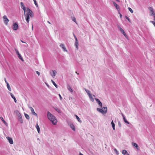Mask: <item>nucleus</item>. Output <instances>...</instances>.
Instances as JSON below:
<instances>
[{"label":"nucleus","instance_id":"1","mask_svg":"<svg viewBox=\"0 0 155 155\" xmlns=\"http://www.w3.org/2000/svg\"><path fill=\"white\" fill-rule=\"evenodd\" d=\"M47 117L48 118L51 122L53 124H56L57 120L56 117L49 112H48Z\"/></svg>","mask_w":155,"mask_h":155},{"label":"nucleus","instance_id":"2","mask_svg":"<svg viewBox=\"0 0 155 155\" xmlns=\"http://www.w3.org/2000/svg\"><path fill=\"white\" fill-rule=\"evenodd\" d=\"M28 15L32 18L34 16V14L32 11L28 8H27L25 10V13L24 15Z\"/></svg>","mask_w":155,"mask_h":155},{"label":"nucleus","instance_id":"3","mask_svg":"<svg viewBox=\"0 0 155 155\" xmlns=\"http://www.w3.org/2000/svg\"><path fill=\"white\" fill-rule=\"evenodd\" d=\"M97 110L102 114H105L107 112V108L106 107H103L101 109L98 108H97Z\"/></svg>","mask_w":155,"mask_h":155},{"label":"nucleus","instance_id":"4","mask_svg":"<svg viewBox=\"0 0 155 155\" xmlns=\"http://www.w3.org/2000/svg\"><path fill=\"white\" fill-rule=\"evenodd\" d=\"M149 9L150 11V15H153L154 16V20L155 21V14L154 13L153 9L152 7H150L149 8Z\"/></svg>","mask_w":155,"mask_h":155},{"label":"nucleus","instance_id":"5","mask_svg":"<svg viewBox=\"0 0 155 155\" xmlns=\"http://www.w3.org/2000/svg\"><path fill=\"white\" fill-rule=\"evenodd\" d=\"M16 114L18 118V120L21 123H22V120L21 114L18 111L17 112Z\"/></svg>","mask_w":155,"mask_h":155},{"label":"nucleus","instance_id":"6","mask_svg":"<svg viewBox=\"0 0 155 155\" xmlns=\"http://www.w3.org/2000/svg\"><path fill=\"white\" fill-rule=\"evenodd\" d=\"M18 26L17 23L16 22L13 24L12 26V28L14 30H16L18 29Z\"/></svg>","mask_w":155,"mask_h":155},{"label":"nucleus","instance_id":"7","mask_svg":"<svg viewBox=\"0 0 155 155\" xmlns=\"http://www.w3.org/2000/svg\"><path fill=\"white\" fill-rule=\"evenodd\" d=\"M3 18L4 21V22L5 23L6 25H7V24H8V23L9 21V20L8 18H7L6 16V15H4L3 17Z\"/></svg>","mask_w":155,"mask_h":155},{"label":"nucleus","instance_id":"8","mask_svg":"<svg viewBox=\"0 0 155 155\" xmlns=\"http://www.w3.org/2000/svg\"><path fill=\"white\" fill-rule=\"evenodd\" d=\"M118 28L120 30V31L123 34V35L126 38H127V36L126 35L125 32H124V31L123 29H122L120 26H118Z\"/></svg>","mask_w":155,"mask_h":155},{"label":"nucleus","instance_id":"9","mask_svg":"<svg viewBox=\"0 0 155 155\" xmlns=\"http://www.w3.org/2000/svg\"><path fill=\"white\" fill-rule=\"evenodd\" d=\"M113 3L114 6L115 7V8L118 11H120V8L119 6L116 3L114 2H113Z\"/></svg>","mask_w":155,"mask_h":155},{"label":"nucleus","instance_id":"10","mask_svg":"<svg viewBox=\"0 0 155 155\" xmlns=\"http://www.w3.org/2000/svg\"><path fill=\"white\" fill-rule=\"evenodd\" d=\"M20 4H21V8L23 10L24 12H25V10L26 9L25 8V5H24L23 3L22 2H21L20 3Z\"/></svg>","mask_w":155,"mask_h":155},{"label":"nucleus","instance_id":"11","mask_svg":"<svg viewBox=\"0 0 155 155\" xmlns=\"http://www.w3.org/2000/svg\"><path fill=\"white\" fill-rule=\"evenodd\" d=\"M95 100L98 103V104L99 105V106L101 107H102V103L101 102V101H100V100L97 98H95Z\"/></svg>","mask_w":155,"mask_h":155},{"label":"nucleus","instance_id":"12","mask_svg":"<svg viewBox=\"0 0 155 155\" xmlns=\"http://www.w3.org/2000/svg\"><path fill=\"white\" fill-rule=\"evenodd\" d=\"M6 138L8 140L9 142L11 144H13V141L11 138L7 137H6Z\"/></svg>","mask_w":155,"mask_h":155},{"label":"nucleus","instance_id":"13","mask_svg":"<svg viewBox=\"0 0 155 155\" xmlns=\"http://www.w3.org/2000/svg\"><path fill=\"white\" fill-rule=\"evenodd\" d=\"M25 19L27 23H28L29 21V19H30V16L28 15H25Z\"/></svg>","mask_w":155,"mask_h":155},{"label":"nucleus","instance_id":"14","mask_svg":"<svg viewBox=\"0 0 155 155\" xmlns=\"http://www.w3.org/2000/svg\"><path fill=\"white\" fill-rule=\"evenodd\" d=\"M60 46L62 48L64 51H67V50L66 49V48L65 47L64 45L61 44L60 45Z\"/></svg>","mask_w":155,"mask_h":155},{"label":"nucleus","instance_id":"15","mask_svg":"<svg viewBox=\"0 0 155 155\" xmlns=\"http://www.w3.org/2000/svg\"><path fill=\"white\" fill-rule=\"evenodd\" d=\"M122 115L123 117L124 122L126 123L129 124V123L127 120L124 115L123 114H122Z\"/></svg>","mask_w":155,"mask_h":155},{"label":"nucleus","instance_id":"16","mask_svg":"<svg viewBox=\"0 0 155 155\" xmlns=\"http://www.w3.org/2000/svg\"><path fill=\"white\" fill-rule=\"evenodd\" d=\"M1 119V120L2 121V122H3V123L6 125V126H7V123L4 120L3 118L2 117H0Z\"/></svg>","mask_w":155,"mask_h":155},{"label":"nucleus","instance_id":"17","mask_svg":"<svg viewBox=\"0 0 155 155\" xmlns=\"http://www.w3.org/2000/svg\"><path fill=\"white\" fill-rule=\"evenodd\" d=\"M132 144L133 146L134 147H135L137 149H138V146L137 144H136V143H132Z\"/></svg>","mask_w":155,"mask_h":155},{"label":"nucleus","instance_id":"18","mask_svg":"<svg viewBox=\"0 0 155 155\" xmlns=\"http://www.w3.org/2000/svg\"><path fill=\"white\" fill-rule=\"evenodd\" d=\"M67 88L71 93L73 92V90L69 85L67 86Z\"/></svg>","mask_w":155,"mask_h":155},{"label":"nucleus","instance_id":"19","mask_svg":"<svg viewBox=\"0 0 155 155\" xmlns=\"http://www.w3.org/2000/svg\"><path fill=\"white\" fill-rule=\"evenodd\" d=\"M36 128L37 129V131H38V133H39L40 131V129L39 128V127L38 124V123L36 125Z\"/></svg>","mask_w":155,"mask_h":155},{"label":"nucleus","instance_id":"20","mask_svg":"<svg viewBox=\"0 0 155 155\" xmlns=\"http://www.w3.org/2000/svg\"><path fill=\"white\" fill-rule=\"evenodd\" d=\"M53 71V73L51 74V75L52 77L54 78V77L55 76V75H56V73H57V72L55 71Z\"/></svg>","mask_w":155,"mask_h":155},{"label":"nucleus","instance_id":"21","mask_svg":"<svg viewBox=\"0 0 155 155\" xmlns=\"http://www.w3.org/2000/svg\"><path fill=\"white\" fill-rule=\"evenodd\" d=\"M91 100L92 101H94V99L92 97V96L91 94H89V95H88Z\"/></svg>","mask_w":155,"mask_h":155},{"label":"nucleus","instance_id":"22","mask_svg":"<svg viewBox=\"0 0 155 155\" xmlns=\"http://www.w3.org/2000/svg\"><path fill=\"white\" fill-rule=\"evenodd\" d=\"M70 126L71 128L74 131H75V127L74 125L72 124L70 125Z\"/></svg>","mask_w":155,"mask_h":155},{"label":"nucleus","instance_id":"23","mask_svg":"<svg viewBox=\"0 0 155 155\" xmlns=\"http://www.w3.org/2000/svg\"><path fill=\"white\" fill-rule=\"evenodd\" d=\"M7 88H8L9 91H11V89L10 87V86L8 84V83H7Z\"/></svg>","mask_w":155,"mask_h":155},{"label":"nucleus","instance_id":"24","mask_svg":"<svg viewBox=\"0 0 155 155\" xmlns=\"http://www.w3.org/2000/svg\"><path fill=\"white\" fill-rule=\"evenodd\" d=\"M75 45L76 47V48L77 49H78V41L75 42Z\"/></svg>","mask_w":155,"mask_h":155},{"label":"nucleus","instance_id":"25","mask_svg":"<svg viewBox=\"0 0 155 155\" xmlns=\"http://www.w3.org/2000/svg\"><path fill=\"white\" fill-rule=\"evenodd\" d=\"M111 124L112 125V126L113 128V129L114 130H115V124L113 122V121L112 120L111 122Z\"/></svg>","mask_w":155,"mask_h":155},{"label":"nucleus","instance_id":"26","mask_svg":"<svg viewBox=\"0 0 155 155\" xmlns=\"http://www.w3.org/2000/svg\"><path fill=\"white\" fill-rule=\"evenodd\" d=\"M18 57L22 61H23L24 60H23V58H22V57H21L20 54H18Z\"/></svg>","mask_w":155,"mask_h":155},{"label":"nucleus","instance_id":"27","mask_svg":"<svg viewBox=\"0 0 155 155\" xmlns=\"http://www.w3.org/2000/svg\"><path fill=\"white\" fill-rule=\"evenodd\" d=\"M51 81L52 83L55 86V87L56 88L57 87V85L56 84L55 82L53 80H51Z\"/></svg>","mask_w":155,"mask_h":155},{"label":"nucleus","instance_id":"28","mask_svg":"<svg viewBox=\"0 0 155 155\" xmlns=\"http://www.w3.org/2000/svg\"><path fill=\"white\" fill-rule=\"evenodd\" d=\"M75 116L76 117V118L78 120V121L80 122H81V121L80 120L79 117L76 115H75Z\"/></svg>","mask_w":155,"mask_h":155},{"label":"nucleus","instance_id":"29","mask_svg":"<svg viewBox=\"0 0 155 155\" xmlns=\"http://www.w3.org/2000/svg\"><path fill=\"white\" fill-rule=\"evenodd\" d=\"M29 108L30 109L32 113L35 111L34 109L32 107H29Z\"/></svg>","mask_w":155,"mask_h":155},{"label":"nucleus","instance_id":"30","mask_svg":"<svg viewBox=\"0 0 155 155\" xmlns=\"http://www.w3.org/2000/svg\"><path fill=\"white\" fill-rule=\"evenodd\" d=\"M25 117L28 119H29V116L27 114H25Z\"/></svg>","mask_w":155,"mask_h":155},{"label":"nucleus","instance_id":"31","mask_svg":"<svg viewBox=\"0 0 155 155\" xmlns=\"http://www.w3.org/2000/svg\"><path fill=\"white\" fill-rule=\"evenodd\" d=\"M127 153V151L125 150H123L122 151V153L123 154L125 155Z\"/></svg>","mask_w":155,"mask_h":155},{"label":"nucleus","instance_id":"32","mask_svg":"<svg viewBox=\"0 0 155 155\" xmlns=\"http://www.w3.org/2000/svg\"><path fill=\"white\" fill-rule=\"evenodd\" d=\"M33 1L34 2V4L36 6V7H38V4L37 3L36 1V0H33Z\"/></svg>","mask_w":155,"mask_h":155},{"label":"nucleus","instance_id":"33","mask_svg":"<svg viewBox=\"0 0 155 155\" xmlns=\"http://www.w3.org/2000/svg\"><path fill=\"white\" fill-rule=\"evenodd\" d=\"M85 90L88 95H89V94H91L90 93V91L89 90H87L86 89H85Z\"/></svg>","mask_w":155,"mask_h":155},{"label":"nucleus","instance_id":"34","mask_svg":"<svg viewBox=\"0 0 155 155\" xmlns=\"http://www.w3.org/2000/svg\"><path fill=\"white\" fill-rule=\"evenodd\" d=\"M72 20L73 21H74V22H75L76 23H76V18L74 17H72Z\"/></svg>","mask_w":155,"mask_h":155},{"label":"nucleus","instance_id":"35","mask_svg":"<svg viewBox=\"0 0 155 155\" xmlns=\"http://www.w3.org/2000/svg\"><path fill=\"white\" fill-rule=\"evenodd\" d=\"M128 9L129 10V11L131 13H133V11L132 10V9L130 7H128Z\"/></svg>","mask_w":155,"mask_h":155},{"label":"nucleus","instance_id":"36","mask_svg":"<svg viewBox=\"0 0 155 155\" xmlns=\"http://www.w3.org/2000/svg\"><path fill=\"white\" fill-rule=\"evenodd\" d=\"M10 94L12 98H14V97H15V96L13 95V94L12 93H10Z\"/></svg>","mask_w":155,"mask_h":155},{"label":"nucleus","instance_id":"37","mask_svg":"<svg viewBox=\"0 0 155 155\" xmlns=\"http://www.w3.org/2000/svg\"><path fill=\"white\" fill-rule=\"evenodd\" d=\"M15 51H16L17 55H18V54H20L19 52V51L17 49H15Z\"/></svg>","mask_w":155,"mask_h":155},{"label":"nucleus","instance_id":"38","mask_svg":"<svg viewBox=\"0 0 155 155\" xmlns=\"http://www.w3.org/2000/svg\"><path fill=\"white\" fill-rule=\"evenodd\" d=\"M125 18L129 22H130V19L127 16H126L125 17Z\"/></svg>","mask_w":155,"mask_h":155},{"label":"nucleus","instance_id":"39","mask_svg":"<svg viewBox=\"0 0 155 155\" xmlns=\"http://www.w3.org/2000/svg\"><path fill=\"white\" fill-rule=\"evenodd\" d=\"M151 22L152 23L155 27V22L154 21H151Z\"/></svg>","mask_w":155,"mask_h":155},{"label":"nucleus","instance_id":"40","mask_svg":"<svg viewBox=\"0 0 155 155\" xmlns=\"http://www.w3.org/2000/svg\"><path fill=\"white\" fill-rule=\"evenodd\" d=\"M58 95L59 96V97H60V99L61 100H62V97L61 96V95L60 94H58Z\"/></svg>","mask_w":155,"mask_h":155},{"label":"nucleus","instance_id":"41","mask_svg":"<svg viewBox=\"0 0 155 155\" xmlns=\"http://www.w3.org/2000/svg\"><path fill=\"white\" fill-rule=\"evenodd\" d=\"M14 100V101L16 103L17 102V100L16 99V98H15V97H14V98H13Z\"/></svg>","mask_w":155,"mask_h":155},{"label":"nucleus","instance_id":"42","mask_svg":"<svg viewBox=\"0 0 155 155\" xmlns=\"http://www.w3.org/2000/svg\"><path fill=\"white\" fill-rule=\"evenodd\" d=\"M36 73L38 75H40V73L38 71H36Z\"/></svg>","mask_w":155,"mask_h":155},{"label":"nucleus","instance_id":"43","mask_svg":"<svg viewBox=\"0 0 155 155\" xmlns=\"http://www.w3.org/2000/svg\"><path fill=\"white\" fill-rule=\"evenodd\" d=\"M32 114H33L34 115H35V116H37V114L36 113H35V111H34V112H33V113H32Z\"/></svg>","mask_w":155,"mask_h":155},{"label":"nucleus","instance_id":"44","mask_svg":"<svg viewBox=\"0 0 155 155\" xmlns=\"http://www.w3.org/2000/svg\"><path fill=\"white\" fill-rule=\"evenodd\" d=\"M119 15H120V17L121 18H122V15H121V14L120 12H119Z\"/></svg>","mask_w":155,"mask_h":155},{"label":"nucleus","instance_id":"45","mask_svg":"<svg viewBox=\"0 0 155 155\" xmlns=\"http://www.w3.org/2000/svg\"><path fill=\"white\" fill-rule=\"evenodd\" d=\"M5 83L7 84V83H8L6 81V79L5 78Z\"/></svg>","mask_w":155,"mask_h":155},{"label":"nucleus","instance_id":"46","mask_svg":"<svg viewBox=\"0 0 155 155\" xmlns=\"http://www.w3.org/2000/svg\"><path fill=\"white\" fill-rule=\"evenodd\" d=\"M21 42H22V43H25V42L23 41H22V40H21Z\"/></svg>","mask_w":155,"mask_h":155},{"label":"nucleus","instance_id":"47","mask_svg":"<svg viewBox=\"0 0 155 155\" xmlns=\"http://www.w3.org/2000/svg\"><path fill=\"white\" fill-rule=\"evenodd\" d=\"M75 39V40H76V41L75 42H77V41H78V40H77V38H76Z\"/></svg>","mask_w":155,"mask_h":155},{"label":"nucleus","instance_id":"48","mask_svg":"<svg viewBox=\"0 0 155 155\" xmlns=\"http://www.w3.org/2000/svg\"><path fill=\"white\" fill-rule=\"evenodd\" d=\"M48 22L49 24H51V23H50L49 21H48Z\"/></svg>","mask_w":155,"mask_h":155},{"label":"nucleus","instance_id":"49","mask_svg":"<svg viewBox=\"0 0 155 155\" xmlns=\"http://www.w3.org/2000/svg\"><path fill=\"white\" fill-rule=\"evenodd\" d=\"M116 1H117V2H120V1H119V0H116Z\"/></svg>","mask_w":155,"mask_h":155},{"label":"nucleus","instance_id":"50","mask_svg":"<svg viewBox=\"0 0 155 155\" xmlns=\"http://www.w3.org/2000/svg\"><path fill=\"white\" fill-rule=\"evenodd\" d=\"M77 74H79V73H78L77 72V71H76L75 72Z\"/></svg>","mask_w":155,"mask_h":155},{"label":"nucleus","instance_id":"51","mask_svg":"<svg viewBox=\"0 0 155 155\" xmlns=\"http://www.w3.org/2000/svg\"><path fill=\"white\" fill-rule=\"evenodd\" d=\"M74 37L75 38V37H76L74 34Z\"/></svg>","mask_w":155,"mask_h":155},{"label":"nucleus","instance_id":"52","mask_svg":"<svg viewBox=\"0 0 155 155\" xmlns=\"http://www.w3.org/2000/svg\"><path fill=\"white\" fill-rule=\"evenodd\" d=\"M32 29H33V25L32 26Z\"/></svg>","mask_w":155,"mask_h":155},{"label":"nucleus","instance_id":"53","mask_svg":"<svg viewBox=\"0 0 155 155\" xmlns=\"http://www.w3.org/2000/svg\"><path fill=\"white\" fill-rule=\"evenodd\" d=\"M75 39H76V38H77L76 37H75V38H74Z\"/></svg>","mask_w":155,"mask_h":155},{"label":"nucleus","instance_id":"54","mask_svg":"<svg viewBox=\"0 0 155 155\" xmlns=\"http://www.w3.org/2000/svg\"><path fill=\"white\" fill-rule=\"evenodd\" d=\"M94 97H95L94 95Z\"/></svg>","mask_w":155,"mask_h":155}]
</instances>
